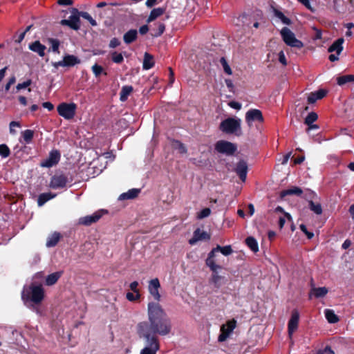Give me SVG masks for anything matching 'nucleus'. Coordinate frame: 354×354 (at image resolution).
<instances>
[{
    "instance_id": "obj_47",
    "label": "nucleus",
    "mask_w": 354,
    "mask_h": 354,
    "mask_svg": "<svg viewBox=\"0 0 354 354\" xmlns=\"http://www.w3.org/2000/svg\"><path fill=\"white\" fill-rule=\"evenodd\" d=\"M220 63L221 64L225 73H227V75H232V69L225 57H223L220 59Z\"/></svg>"
},
{
    "instance_id": "obj_59",
    "label": "nucleus",
    "mask_w": 354,
    "mask_h": 354,
    "mask_svg": "<svg viewBox=\"0 0 354 354\" xmlns=\"http://www.w3.org/2000/svg\"><path fill=\"white\" fill-rule=\"evenodd\" d=\"M15 127H20V123L19 122H17V121H12L10 123V133L11 134H15L16 133L15 130L13 129V128H15Z\"/></svg>"
},
{
    "instance_id": "obj_36",
    "label": "nucleus",
    "mask_w": 354,
    "mask_h": 354,
    "mask_svg": "<svg viewBox=\"0 0 354 354\" xmlns=\"http://www.w3.org/2000/svg\"><path fill=\"white\" fill-rule=\"evenodd\" d=\"M22 138L26 144L32 142L34 137V131L31 129H26L21 132Z\"/></svg>"
},
{
    "instance_id": "obj_64",
    "label": "nucleus",
    "mask_w": 354,
    "mask_h": 354,
    "mask_svg": "<svg viewBox=\"0 0 354 354\" xmlns=\"http://www.w3.org/2000/svg\"><path fill=\"white\" fill-rule=\"evenodd\" d=\"M42 106L47 109L48 111H52L54 109L53 104L50 102H46L42 104Z\"/></svg>"
},
{
    "instance_id": "obj_38",
    "label": "nucleus",
    "mask_w": 354,
    "mask_h": 354,
    "mask_svg": "<svg viewBox=\"0 0 354 354\" xmlns=\"http://www.w3.org/2000/svg\"><path fill=\"white\" fill-rule=\"evenodd\" d=\"M308 207L312 212H313L315 214L317 215H320L322 214V207L321 204L319 203H315L313 201H310V203H308Z\"/></svg>"
},
{
    "instance_id": "obj_13",
    "label": "nucleus",
    "mask_w": 354,
    "mask_h": 354,
    "mask_svg": "<svg viewBox=\"0 0 354 354\" xmlns=\"http://www.w3.org/2000/svg\"><path fill=\"white\" fill-rule=\"evenodd\" d=\"M299 321V313L297 309H294L288 323V333L290 338H292L293 333L297 330Z\"/></svg>"
},
{
    "instance_id": "obj_62",
    "label": "nucleus",
    "mask_w": 354,
    "mask_h": 354,
    "mask_svg": "<svg viewBox=\"0 0 354 354\" xmlns=\"http://www.w3.org/2000/svg\"><path fill=\"white\" fill-rule=\"evenodd\" d=\"M229 106L233 109L239 110L241 108V104L239 102L232 101L229 103Z\"/></svg>"
},
{
    "instance_id": "obj_29",
    "label": "nucleus",
    "mask_w": 354,
    "mask_h": 354,
    "mask_svg": "<svg viewBox=\"0 0 354 354\" xmlns=\"http://www.w3.org/2000/svg\"><path fill=\"white\" fill-rule=\"evenodd\" d=\"M133 88L132 86H123L120 93V100L125 102L128 99L130 94L133 92Z\"/></svg>"
},
{
    "instance_id": "obj_42",
    "label": "nucleus",
    "mask_w": 354,
    "mask_h": 354,
    "mask_svg": "<svg viewBox=\"0 0 354 354\" xmlns=\"http://www.w3.org/2000/svg\"><path fill=\"white\" fill-rule=\"evenodd\" d=\"M91 69L95 77H99L102 73H104V75H107V73L104 71L102 66L97 64H95Z\"/></svg>"
},
{
    "instance_id": "obj_21",
    "label": "nucleus",
    "mask_w": 354,
    "mask_h": 354,
    "mask_svg": "<svg viewBox=\"0 0 354 354\" xmlns=\"http://www.w3.org/2000/svg\"><path fill=\"white\" fill-rule=\"evenodd\" d=\"M302 194H303V190L300 187L294 186V187H291L289 189H284V190L281 191L280 193V197L281 198H283L285 196H289V195H296L298 196H301L302 195Z\"/></svg>"
},
{
    "instance_id": "obj_12",
    "label": "nucleus",
    "mask_w": 354,
    "mask_h": 354,
    "mask_svg": "<svg viewBox=\"0 0 354 354\" xmlns=\"http://www.w3.org/2000/svg\"><path fill=\"white\" fill-rule=\"evenodd\" d=\"M60 157L61 154L58 150H52L50 151L48 157L41 162L40 166L47 168L52 167L59 162Z\"/></svg>"
},
{
    "instance_id": "obj_5",
    "label": "nucleus",
    "mask_w": 354,
    "mask_h": 354,
    "mask_svg": "<svg viewBox=\"0 0 354 354\" xmlns=\"http://www.w3.org/2000/svg\"><path fill=\"white\" fill-rule=\"evenodd\" d=\"M280 34L286 45L298 49L304 47L303 42L297 39L295 34L288 28L283 27L281 30Z\"/></svg>"
},
{
    "instance_id": "obj_52",
    "label": "nucleus",
    "mask_w": 354,
    "mask_h": 354,
    "mask_svg": "<svg viewBox=\"0 0 354 354\" xmlns=\"http://www.w3.org/2000/svg\"><path fill=\"white\" fill-rule=\"evenodd\" d=\"M299 228L306 235L308 239H311L314 237V233L309 232L304 224H301Z\"/></svg>"
},
{
    "instance_id": "obj_37",
    "label": "nucleus",
    "mask_w": 354,
    "mask_h": 354,
    "mask_svg": "<svg viewBox=\"0 0 354 354\" xmlns=\"http://www.w3.org/2000/svg\"><path fill=\"white\" fill-rule=\"evenodd\" d=\"M155 26L157 27L156 29L153 30L154 31L153 33H151L153 37H158L161 36L165 30V25L162 22H158L155 24Z\"/></svg>"
},
{
    "instance_id": "obj_7",
    "label": "nucleus",
    "mask_w": 354,
    "mask_h": 354,
    "mask_svg": "<svg viewBox=\"0 0 354 354\" xmlns=\"http://www.w3.org/2000/svg\"><path fill=\"white\" fill-rule=\"evenodd\" d=\"M214 149L218 153L227 156H232L237 151V146L236 144L231 142L221 140L215 143Z\"/></svg>"
},
{
    "instance_id": "obj_18",
    "label": "nucleus",
    "mask_w": 354,
    "mask_h": 354,
    "mask_svg": "<svg viewBox=\"0 0 354 354\" xmlns=\"http://www.w3.org/2000/svg\"><path fill=\"white\" fill-rule=\"evenodd\" d=\"M218 252L216 247L213 248L209 253L208 254V257L205 261V263L207 266H208L212 272L216 271L218 269L221 268V267L217 264L214 261V257H215V253Z\"/></svg>"
},
{
    "instance_id": "obj_17",
    "label": "nucleus",
    "mask_w": 354,
    "mask_h": 354,
    "mask_svg": "<svg viewBox=\"0 0 354 354\" xmlns=\"http://www.w3.org/2000/svg\"><path fill=\"white\" fill-rule=\"evenodd\" d=\"M209 239L210 235L208 233H207L205 231L201 230L199 228H197L194 232L193 237L189 240V243L193 245L198 241Z\"/></svg>"
},
{
    "instance_id": "obj_46",
    "label": "nucleus",
    "mask_w": 354,
    "mask_h": 354,
    "mask_svg": "<svg viewBox=\"0 0 354 354\" xmlns=\"http://www.w3.org/2000/svg\"><path fill=\"white\" fill-rule=\"evenodd\" d=\"M111 59L114 63L121 64L124 61V57L122 53L114 51L111 53Z\"/></svg>"
},
{
    "instance_id": "obj_60",
    "label": "nucleus",
    "mask_w": 354,
    "mask_h": 354,
    "mask_svg": "<svg viewBox=\"0 0 354 354\" xmlns=\"http://www.w3.org/2000/svg\"><path fill=\"white\" fill-rule=\"evenodd\" d=\"M139 283L138 281H135L130 283L129 288L131 290H132L134 293L140 292L138 288Z\"/></svg>"
},
{
    "instance_id": "obj_2",
    "label": "nucleus",
    "mask_w": 354,
    "mask_h": 354,
    "mask_svg": "<svg viewBox=\"0 0 354 354\" xmlns=\"http://www.w3.org/2000/svg\"><path fill=\"white\" fill-rule=\"evenodd\" d=\"M147 327V324L141 322L138 324V332L140 336L146 340L147 346L143 348L140 354H156L160 350V342L156 335H151L149 331H145L144 327Z\"/></svg>"
},
{
    "instance_id": "obj_55",
    "label": "nucleus",
    "mask_w": 354,
    "mask_h": 354,
    "mask_svg": "<svg viewBox=\"0 0 354 354\" xmlns=\"http://www.w3.org/2000/svg\"><path fill=\"white\" fill-rule=\"evenodd\" d=\"M175 144L176 145V149H178L179 152L180 153H187V148L184 145V144H183L181 142L178 141V140H176L175 141Z\"/></svg>"
},
{
    "instance_id": "obj_40",
    "label": "nucleus",
    "mask_w": 354,
    "mask_h": 354,
    "mask_svg": "<svg viewBox=\"0 0 354 354\" xmlns=\"http://www.w3.org/2000/svg\"><path fill=\"white\" fill-rule=\"evenodd\" d=\"M216 249H218V250L221 252L224 256H229L233 252L232 248L230 245L223 247L218 245L216 246Z\"/></svg>"
},
{
    "instance_id": "obj_1",
    "label": "nucleus",
    "mask_w": 354,
    "mask_h": 354,
    "mask_svg": "<svg viewBox=\"0 0 354 354\" xmlns=\"http://www.w3.org/2000/svg\"><path fill=\"white\" fill-rule=\"evenodd\" d=\"M147 311L149 323L146 322L147 326L144 327L145 331H149L151 335L165 336L170 333L171 320L158 303L149 302Z\"/></svg>"
},
{
    "instance_id": "obj_25",
    "label": "nucleus",
    "mask_w": 354,
    "mask_h": 354,
    "mask_svg": "<svg viewBox=\"0 0 354 354\" xmlns=\"http://www.w3.org/2000/svg\"><path fill=\"white\" fill-rule=\"evenodd\" d=\"M62 235L59 232H54L52 234H50L46 241V245L48 248L55 247L58 242L59 241Z\"/></svg>"
},
{
    "instance_id": "obj_3",
    "label": "nucleus",
    "mask_w": 354,
    "mask_h": 354,
    "mask_svg": "<svg viewBox=\"0 0 354 354\" xmlns=\"http://www.w3.org/2000/svg\"><path fill=\"white\" fill-rule=\"evenodd\" d=\"M44 297V288L40 283H32L28 288H24L21 293L24 301H32L35 304H40Z\"/></svg>"
},
{
    "instance_id": "obj_43",
    "label": "nucleus",
    "mask_w": 354,
    "mask_h": 354,
    "mask_svg": "<svg viewBox=\"0 0 354 354\" xmlns=\"http://www.w3.org/2000/svg\"><path fill=\"white\" fill-rule=\"evenodd\" d=\"M79 15H80L82 18L88 21L92 26H96L97 25L96 21L93 19L91 15L87 12L80 11Z\"/></svg>"
},
{
    "instance_id": "obj_48",
    "label": "nucleus",
    "mask_w": 354,
    "mask_h": 354,
    "mask_svg": "<svg viewBox=\"0 0 354 354\" xmlns=\"http://www.w3.org/2000/svg\"><path fill=\"white\" fill-rule=\"evenodd\" d=\"M236 321L234 319H232L231 321L227 322L226 324H224L225 332H227V334L230 335L236 327Z\"/></svg>"
},
{
    "instance_id": "obj_14",
    "label": "nucleus",
    "mask_w": 354,
    "mask_h": 354,
    "mask_svg": "<svg viewBox=\"0 0 354 354\" xmlns=\"http://www.w3.org/2000/svg\"><path fill=\"white\" fill-rule=\"evenodd\" d=\"M160 283L158 278L153 279L149 281L148 286V290L151 296L153 297L156 303L160 301L161 295L159 293Z\"/></svg>"
},
{
    "instance_id": "obj_28",
    "label": "nucleus",
    "mask_w": 354,
    "mask_h": 354,
    "mask_svg": "<svg viewBox=\"0 0 354 354\" xmlns=\"http://www.w3.org/2000/svg\"><path fill=\"white\" fill-rule=\"evenodd\" d=\"M344 43V39L343 38H339L337 40H335L332 45L328 48L329 52H334L335 51L339 55L340 53L343 50L342 44Z\"/></svg>"
},
{
    "instance_id": "obj_6",
    "label": "nucleus",
    "mask_w": 354,
    "mask_h": 354,
    "mask_svg": "<svg viewBox=\"0 0 354 354\" xmlns=\"http://www.w3.org/2000/svg\"><path fill=\"white\" fill-rule=\"evenodd\" d=\"M72 15L69 17L68 19H62L60 21V24L62 26H68L70 28L74 30H78L81 26L80 17L81 15H79L80 11L77 8H73L71 9Z\"/></svg>"
},
{
    "instance_id": "obj_50",
    "label": "nucleus",
    "mask_w": 354,
    "mask_h": 354,
    "mask_svg": "<svg viewBox=\"0 0 354 354\" xmlns=\"http://www.w3.org/2000/svg\"><path fill=\"white\" fill-rule=\"evenodd\" d=\"M49 42L51 44V49L55 53H59V41L57 39H50Z\"/></svg>"
},
{
    "instance_id": "obj_4",
    "label": "nucleus",
    "mask_w": 354,
    "mask_h": 354,
    "mask_svg": "<svg viewBox=\"0 0 354 354\" xmlns=\"http://www.w3.org/2000/svg\"><path fill=\"white\" fill-rule=\"evenodd\" d=\"M241 120L238 118H227L219 124V129L226 134H234L236 136L242 135Z\"/></svg>"
},
{
    "instance_id": "obj_41",
    "label": "nucleus",
    "mask_w": 354,
    "mask_h": 354,
    "mask_svg": "<svg viewBox=\"0 0 354 354\" xmlns=\"http://www.w3.org/2000/svg\"><path fill=\"white\" fill-rule=\"evenodd\" d=\"M318 118V115L315 112H310L308 114L306 118H305L304 123L306 125H310L313 124L314 122H315Z\"/></svg>"
},
{
    "instance_id": "obj_32",
    "label": "nucleus",
    "mask_w": 354,
    "mask_h": 354,
    "mask_svg": "<svg viewBox=\"0 0 354 354\" xmlns=\"http://www.w3.org/2000/svg\"><path fill=\"white\" fill-rule=\"evenodd\" d=\"M324 313L325 317L329 323L335 324L339 322L338 316L334 313L333 310L326 309Z\"/></svg>"
},
{
    "instance_id": "obj_23",
    "label": "nucleus",
    "mask_w": 354,
    "mask_h": 354,
    "mask_svg": "<svg viewBox=\"0 0 354 354\" xmlns=\"http://www.w3.org/2000/svg\"><path fill=\"white\" fill-rule=\"evenodd\" d=\"M140 192V189L133 188L129 189L128 192L122 193L120 195L118 200H131L136 198Z\"/></svg>"
},
{
    "instance_id": "obj_10",
    "label": "nucleus",
    "mask_w": 354,
    "mask_h": 354,
    "mask_svg": "<svg viewBox=\"0 0 354 354\" xmlns=\"http://www.w3.org/2000/svg\"><path fill=\"white\" fill-rule=\"evenodd\" d=\"M263 120L262 112L259 109H251L245 113V122L250 127L252 126L253 122L262 123Z\"/></svg>"
},
{
    "instance_id": "obj_30",
    "label": "nucleus",
    "mask_w": 354,
    "mask_h": 354,
    "mask_svg": "<svg viewBox=\"0 0 354 354\" xmlns=\"http://www.w3.org/2000/svg\"><path fill=\"white\" fill-rule=\"evenodd\" d=\"M153 57L148 53H145L142 67L145 70L151 69L154 66Z\"/></svg>"
},
{
    "instance_id": "obj_24",
    "label": "nucleus",
    "mask_w": 354,
    "mask_h": 354,
    "mask_svg": "<svg viewBox=\"0 0 354 354\" xmlns=\"http://www.w3.org/2000/svg\"><path fill=\"white\" fill-rule=\"evenodd\" d=\"M138 38V31L136 29L128 30L123 35V40L126 44H130L135 41Z\"/></svg>"
},
{
    "instance_id": "obj_39",
    "label": "nucleus",
    "mask_w": 354,
    "mask_h": 354,
    "mask_svg": "<svg viewBox=\"0 0 354 354\" xmlns=\"http://www.w3.org/2000/svg\"><path fill=\"white\" fill-rule=\"evenodd\" d=\"M222 279L223 277L218 275L216 270L213 272L210 281L214 285L215 288H219L221 286V280Z\"/></svg>"
},
{
    "instance_id": "obj_26",
    "label": "nucleus",
    "mask_w": 354,
    "mask_h": 354,
    "mask_svg": "<svg viewBox=\"0 0 354 354\" xmlns=\"http://www.w3.org/2000/svg\"><path fill=\"white\" fill-rule=\"evenodd\" d=\"M165 10L166 9L165 8H160H160H153L151 11V12H150V14H149V17H148V18L147 19V23H150L151 21H154L158 17H159L160 16L162 15L165 13Z\"/></svg>"
},
{
    "instance_id": "obj_19",
    "label": "nucleus",
    "mask_w": 354,
    "mask_h": 354,
    "mask_svg": "<svg viewBox=\"0 0 354 354\" xmlns=\"http://www.w3.org/2000/svg\"><path fill=\"white\" fill-rule=\"evenodd\" d=\"M28 48L30 50L37 53L40 57L45 55V50L46 47L41 44L39 41H35L29 44Z\"/></svg>"
},
{
    "instance_id": "obj_35",
    "label": "nucleus",
    "mask_w": 354,
    "mask_h": 354,
    "mask_svg": "<svg viewBox=\"0 0 354 354\" xmlns=\"http://www.w3.org/2000/svg\"><path fill=\"white\" fill-rule=\"evenodd\" d=\"M352 82H354V75H342L337 78V83L339 86H342L346 83Z\"/></svg>"
},
{
    "instance_id": "obj_27",
    "label": "nucleus",
    "mask_w": 354,
    "mask_h": 354,
    "mask_svg": "<svg viewBox=\"0 0 354 354\" xmlns=\"http://www.w3.org/2000/svg\"><path fill=\"white\" fill-rule=\"evenodd\" d=\"M56 196V194H53L51 192L42 193L39 194L37 199L38 206L41 207L44 205L47 201L54 198Z\"/></svg>"
},
{
    "instance_id": "obj_45",
    "label": "nucleus",
    "mask_w": 354,
    "mask_h": 354,
    "mask_svg": "<svg viewBox=\"0 0 354 354\" xmlns=\"http://www.w3.org/2000/svg\"><path fill=\"white\" fill-rule=\"evenodd\" d=\"M10 155V150L6 144L0 145V156L2 158H8Z\"/></svg>"
},
{
    "instance_id": "obj_61",
    "label": "nucleus",
    "mask_w": 354,
    "mask_h": 354,
    "mask_svg": "<svg viewBox=\"0 0 354 354\" xmlns=\"http://www.w3.org/2000/svg\"><path fill=\"white\" fill-rule=\"evenodd\" d=\"M301 4H303L307 9L310 10L311 12H314V9L311 7L310 3L309 0H297Z\"/></svg>"
},
{
    "instance_id": "obj_9",
    "label": "nucleus",
    "mask_w": 354,
    "mask_h": 354,
    "mask_svg": "<svg viewBox=\"0 0 354 354\" xmlns=\"http://www.w3.org/2000/svg\"><path fill=\"white\" fill-rule=\"evenodd\" d=\"M81 63V60L77 56L73 55H66L63 57V59L57 62H53V66L58 68L59 66L73 67Z\"/></svg>"
},
{
    "instance_id": "obj_53",
    "label": "nucleus",
    "mask_w": 354,
    "mask_h": 354,
    "mask_svg": "<svg viewBox=\"0 0 354 354\" xmlns=\"http://www.w3.org/2000/svg\"><path fill=\"white\" fill-rule=\"evenodd\" d=\"M225 325H222V326L221 327V334L219 335L218 337V342H224L227 337L229 336V335L227 334V332H225Z\"/></svg>"
},
{
    "instance_id": "obj_56",
    "label": "nucleus",
    "mask_w": 354,
    "mask_h": 354,
    "mask_svg": "<svg viewBox=\"0 0 354 354\" xmlns=\"http://www.w3.org/2000/svg\"><path fill=\"white\" fill-rule=\"evenodd\" d=\"M120 44H121V42L118 38L113 37L111 39L109 46L111 48H115L119 46L120 45Z\"/></svg>"
},
{
    "instance_id": "obj_34",
    "label": "nucleus",
    "mask_w": 354,
    "mask_h": 354,
    "mask_svg": "<svg viewBox=\"0 0 354 354\" xmlns=\"http://www.w3.org/2000/svg\"><path fill=\"white\" fill-rule=\"evenodd\" d=\"M273 12H274V16L277 17V18H279L283 24H284L286 25L291 24V23H292L291 20L288 17H286L284 15V14L282 12H281L280 10H279L276 8H274Z\"/></svg>"
},
{
    "instance_id": "obj_31",
    "label": "nucleus",
    "mask_w": 354,
    "mask_h": 354,
    "mask_svg": "<svg viewBox=\"0 0 354 354\" xmlns=\"http://www.w3.org/2000/svg\"><path fill=\"white\" fill-rule=\"evenodd\" d=\"M247 246L253 252L259 251V245L257 240L253 236H248L245 240Z\"/></svg>"
},
{
    "instance_id": "obj_58",
    "label": "nucleus",
    "mask_w": 354,
    "mask_h": 354,
    "mask_svg": "<svg viewBox=\"0 0 354 354\" xmlns=\"http://www.w3.org/2000/svg\"><path fill=\"white\" fill-rule=\"evenodd\" d=\"M279 61L283 66L287 65V60L283 50L279 53Z\"/></svg>"
},
{
    "instance_id": "obj_15",
    "label": "nucleus",
    "mask_w": 354,
    "mask_h": 354,
    "mask_svg": "<svg viewBox=\"0 0 354 354\" xmlns=\"http://www.w3.org/2000/svg\"><path fill=\"white\" fill-rule=\"evenodd\" d=\"M236 174L238 175L241 181L245 182L247 178L248 167L246 161L240 160L234 169Z\"/></svg>"
},
{
    "instance_id": "obj_51",
    "label": "nucleus",
    "mask_w": 354,
    "mask_h": 354,
    "mask_svg": "<svg viewBox=\"0 0 354 354\" xmlns=\"http://www.w3.org/2000/svg\"><path fill=\"white\" fill-rule=\"evenodd\" d=\"M126 297L129 301H135L140 299V292H137L134 295L133 293L129 292L127 293Z\"/></svg>"
},
{
    "instance_id": "obj_11",
    "label": "nucleus",
    "mask_w": 354,
    "mask_h": 354,
    "mask_svg": "<svg viewBox=\"0 0 354 354\" xmlns=\"http://www.w3.org/2000/svg\"><path fill=\"white\" fill-rule=\"evenodd\" d=\"M68 182L67 176L63 174H55L50 179V187L54 189L64 188Z\"/></svg>"
},
{
    "instance_id": "obj_16",
    "label": "nucleus",
    "mask_w": 354,
    "mask_h": 354,
    "mask_svg": "<svg viewBox=\"0 0 354 354\" xmlns=\"http://www.w3.org/2000/svg\"><path fill=\"white\" fill-rule=\"evenodd\" d=\"M102 216V214L101 212H96L91 215H88V216L80 218L79 224L83 225L85 226H89L91 224L98 221Z\"/></svg>"
},
{
    "instance_id": "obj_44",
    "label": "nucleus",
    "mask_w": 354,
    "mask_h": 354,
    "mask_svg": "<svg viewBox=\"0 0 354 354\" xmlns=\"http://www.w3.org/2000/svg\"><path fill=\"white\" fill-rule=\"evenodd\" d=\"M316 196V193L310 189H306L302 196V197L308 201V203H310V201H313V199H315Z\"/></svg>"
},
{
    "instance_id": "obj_33",
    "label": "nucleus",
    "mask_w": 354,
    "mask_h": 354,
    "mask_svg": "<svg viewBox=\"0 0 354 354\" xmlns=\"http://www.w3.org/2000/svg\"><path fill=\"white\" fill-rule=\"evenodd\" d=\"M328 290L326 287L313 288L311 293L314 295L316 298H321L326 296Z\"/></svg>"
},
{
    "instance_id": "obj_49",
    "label": "nucleus",
    "mask_w": 354,
    "mask_h": 354,
    "mask_svg": "<svg viewBox=\"0 0 354 354\" xmlns=\"http://www.w3.org/2000/svg\"><path fill=\"white\" fill-rule=\"evenodd\" d=\"M211 214V209L208 207L203 209L200 212L197 214V218L203 219L209 216Z\"/></svg>"
},
{
    "instance_id": "obj_8",
    "label": "nucleus",
    "mask_w": 354,
    "mask_h": 354,
    "mask_svg": "<svg viewBox=\"0 0 354 354\" xmlns=\"http://www.w3.org/2000/svg\"><path fill=\"white\" fill-rule=\"evenodd\" d=\"M77 105L75 103L62 102L57 107L58 114L64 119L71 120L74 118Z\"/></svg>"
},
{
    "instance_id": "obj_57",
    "label": "nucleus",
    "mask_w": 354,
    "mask_h": 354,
    "mask_svg": "<svg viewBox=\"0 0 354 354\" xmlns=\"http://www.w3.org/2000/svg\"><path fill=\"white\" fill-rule=\"evenodd\" d=\"M276 212H281V213H283L284 214V216L285 217L289 220V221H291L292 220V217H291V215L289 214V213H287L284 211L283 208L281 206H277L276 208H275V210H274Z\"/></svg>"
},
{
    "instance_id": "obj_20",
    "label": "nucleus",
    "mask_w": 354,
    "mask_h": 354,
    "mask_svg": "<svg viewBox=\"0 0 354 354\" xmlns=\"http://www.w3.org/2000/svg\"><path fill=\"white\" fill-rule=\"evenodd\" d=\"M327 94V91L324 89H319L315 92L311 93L308 97V104H313L317 100L324 98Z\"/></svg>"
},
{
    "instance_id": "obj_63",
    "label": "nucleus",
    "mask_w": 354,
    "mask_h": 354,
    "mask_svg": "<svg viewBox=\"0 0 354 354\" xmlns=\"http://www.w3.org/2000/svg\"><path fill=\"white\" fill-rule=\"evenodd\" d=\"M57 3L61 6H71L73 1V0H58Z\"/></svg>"
},
{
    "instance_id": "obj_54",
    "label": "nucleus",
    "mask_w": 354,
    "mask_h": 354,
    "mask_svg": "<svg viewBox=\"0 0 354 354\" xmlns=\"http://www.w3.org/2000/svg\"><path fill=\"white\" fill-rule=\"evenodd\" d=\"M31 84H32V80L30 79H28L22 83H19L17 85L16 88L17 91H19L21 89L26 88L28 87L29 86L31 85Z\"/></svg>"
},
{
    "instance_id": "obj_22",
    "label": "nucleus",
    "mask_w": 354,
    "mask_h": 354,
    "mask_svg": "<svg viewBox=\"0 0 354 354\" xmlns=\"http://www.w3.org/2000/svg\"><path fill=\"white\" fill-rule=\"evenodd\" d=\"M63 274V271H58L48 274L45 279V284L50 286L55 284Z\"/></svg>"
}]
</instances>
